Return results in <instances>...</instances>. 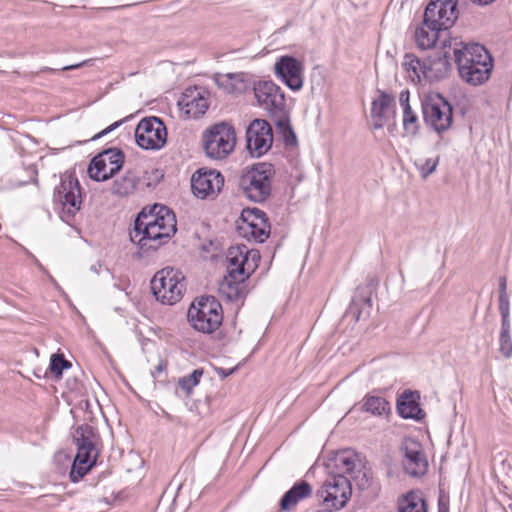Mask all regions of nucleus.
Returning <instances> with one entry per match:
<instances>
[{
  "mask_svg": "<svg viewBox=\"0 0 512 512\" xmlns=\"http://www.w3.org/2000/svg\"><path fill=\"white\" fill-rule=\"evenodd\" d=\"M448 32H444L437 27H432L429 23H423L415 30L414 38L418 48L422 50L430 49L435 46L436 42L444 37L442 47L447 46L453 48L455 63L460 78L472 86L480 84V44L476 42L464 43L457 39L449 40L447 43L446 36Z\"/></svg>",
  "mask_w": 512,
  "mask_h": 512,
  "instance_id": "f257e3e1",
  "label": "nucleus"
},
{
  "mask_svg": "<svg viewBox=\"0 0 512 512\" xmlns=\"http://www.w3.org/2000/svg\"><path fill=\"white\" fill-rule=\"evenodd\" d=\"M175 232V214L166 206L155 204L148 212L143 209L138 214L130 240L139 247L136 255L142 258L159 249Z\"/></svg>",
  "mask_w": 512,
  "mask_h": 512,
  "instance_id": "f03ea898",
  "label": "nucleus"
},
{
  "mask_svg": "<svg viewBox=\"0 0 512 512\" xmlns=\"http://www.w3.org/2000/svg\"><path fill=\"white\" fill-rule=\"evenodd\" d=\"M401 66L405 77L415 85H426L445 78L451 68L447 55L419 58L413 53H406Z\"/></svg>",
  "mask_w": 512,
  "mask_h": 512,
  "instance_id": "7ed1b4c3",
  "label": "nucleus"
},
{
  "mask_svg": "<svg viewBox=\"0 0 512 512\" xmlns=\"http://www.w3.org/2000/svg\"><path fill=\"white\" fill-rule=\"evenodd\" d=\"M273 165L267 162L254 164L243 171L239 186L244 195L254 202H263L271 194L272 178L274 176Z\"/></svg>",
  "mask_w": 512,
  "mask_h": 512,
  "instance_id": "20e7f679",
  "label": "nucleus"
},
{
  "mask_svg": "<svg viewBox=\"0 0 512 512\" xmlns=\"http://www.w3.org/2000/svg\"><path fill=\"white\" fill-rule=\"evenodd\" d=\"M202 143L208 158L223 160L235 149V129L227 122L216 123L203 132Z\"/></svg>",
  "mask_w": 512,
  "mask_h": 512,
  "instance_id": "39448f33",
  "label": "nucleus"
},
{
  "mask_svg": "<svg viewBox=\"0 0 512 512\" xmlns=\"http://www.w3.org/2000/svg\"><path fill=\"white\" fill-rule=\"evenodd\" d=\"M186 289L185 276L173 267L158 271L151 280V290L158 301L173 305L179 302Z\"/></svg>",
  "mask_w": 512,
  "mask_h": 512,
  "instance_id": "423d86ee",
  "label": "nucleus"
},
{
  "mask_svg": "<svg viewBox=\"0 0 512 512\" xmlns=\"http://www.w3.org/2000/svg\"><path fill=\"white\" fill-rule=\"evenodd\" d=\"M187 316L197 331L209 334L222 323V306L215 297H201L191 304Z\"/></svg>",
  "mask_w": 512,
  "mask_h": 512,
  "instance_id": "0eeeda50",
  "label": "nucleus"
},
{
  "mask_svg": "<svg viewBox=\"0 0 512 512\" xmlns=\"http://www.w3.org/2000/svg\"><path fill=\"white\" fill-rule=\"evenodd\" d=\"M53 200L60 209V218L69 223L80 210L82 204L78 179L71 174L63 175L60 184L54 189Z\"/></svg>",
  "mask_w": 512,
  "mask_h": 512,
  "instance_id": "6e6552de",
  "label": "nucleus"
},
{
  "mask_svg": "<svg viewBox=\"0 0 512 512\" xmlns=\"http://www.w3.org/2000/svg\"><path fill=\"white\" fill-rule=\"evenodd\" d=\"M351 494L350 480L342 474L329 476L317 491V497L323 501V508L332 512L342 509L349 501Z\"/></svg>",
  "mask_w": 512,
  "mask_h": 512,
  "instance_id": "1a4fd4ad",
  "label": "nucleus"
},
{
  "mask_svg": "<svg viewBox=\"0 0 512 512\" xmlns=\"http://www.w3.org/2000/svg\"><path fill=\"white\" fill-rule=\"evenodd\" d=\"M422 113L425 123L437 133L448 130L452 125V106L439 94L429 96L422 102Z\"/></svg>",
  "mask_w": 512,
  "mask_h": 512,
  "instance_id": "9d476101",
  "label": "nucleus"
},
{
  "mask_svg": "<svg viewBox=\"0 0 512 512\" xmlns=\"http://www.w3.org/2000/svg\"><path fill=\"white\" fill-rule=\"evenodd\" d=\"M237 230L239 235L248 241L263 243L270 235V224L263 211L248 208L242 211Z\"/></svg>",
  "mask_w": 512,
  "mask_h": 512,
  "instance_id": "9b49d317",
  "label": "nucleus"
},
{
  "mask_svg": "<svg viewBox=\"0 0 512 512\" xmlns=\"http://www.w3.org/2000/svg\"><path fill=\"white\" fill-rule=\"evenodd\" d=\"M137 144L146 150H158L167 140V131L164 123L157 117L142 119L135 129Z\"/></svg>",
  "mask_w": 512,
  "mask_h": 512,
  "instance_id": "f8f14e48",
  "label": "nucleus"
},
{
  "mask_svg": "<svg viewBox=\"0 0 512 512\" xmlns=\"http://www.w3.org/2000/svg\"><path fill=\"white\" fill-rule=\"evenodd\" d=\"M124 164V154L120 149L109 148L96 155L88 167L90 178L105 181L116 174Z\"/></svg>",
  "mask_w": 512,
  "mask_h": 512,
  "instance_id": "ddd939ff",
  "label": "nucleus"
},
{
  "mask_svg": "<svg viewBox=\"0 0 512 512\" xmlns=\"http://www.w3.org/2000/svg\"><path fill=\"white\" fill-rule=\"evenodd\" d=\"M425 22L448 32L457 17V0H431L424 12Z\"/></svg>",
  "mask_w": 512,
  "mask_h": 512,
  "instance_id": "4468645a",
  "label": "nucleus"
},
{
  "mask_svg": "<svg viewBox=\"0 0 512 512\" xmlns=\"http://www.w3.org/2000/svg\"><path fill=\"white\" fill-rule=\"evenodd\" d=\"M247 149L253 157L266 154L273 143L270 124L263 119H254L246 129Z\"/></svg>",
  "mask_w": 512,
  "mask_h": 512,
  "instance_id": "2eb2a0df",
  "label": "nucleus"
},
{
  "mask_svg": "<svg viewBox=\"0 0 512 512\" xmlns=\"http://www.w3.org/2000/svg\"><path fill=\"white\" fill-rule=\"evenodd\" d=\"M255 97L260 107L271 116L285 110L286 100L281 88L272 81H261L254 87Z\"/></svg>",
  "mask_w": 512,
  "mask_h": 512,
  "instance_id": "dca6fc26",
  "label": "nucleus"
},
{
  "mask_svg": "<svg viewBox=\"0 0 512 512\" xmlns=\"http://www.w3.org/2000/svg\"><path fill=\"white\" fill-rule=\"evenodd\" d=\"M261 259L256 249H249L245 245L230 247L227 253V264L237 270L239 277H247L257 269Z\"/></svg>",
  "mask_w": 512,
  "mask_h": 512,
  "instance_id": "f3484780",
  "label": "nucleus"
},
{
  "mask_svg": "<svg viewBox=\"0 0 512 512\" xmlns=\"http://www.w3.org/2000/svg\"><path fill=\"white\" fill-rule=\"evenodd\" d=\"M274 71L277 78L291 90L298 91L303 87L304 67L295 57L289 55L279 57L275 62Z\"/></svg>",
  "mask_w": 512,
  "mask_h": 512,
  "instance_id": "a211bd4d",
  "label": "nucleus"
},
{
  "mask_svg": "<svg viewBox=\"0 0 512 512\" xmlns=\"http://www.w3.org/2000/svg\"><path fill=\"white\" fill-rule=\"evenodd\" d=\"M224 185V178L216 170L199 169L191 178L193 194L200 199L214 198L218 195Z\"/></svg>",
  "mask_w": 512,
  "mask_h": 512,
  "instance_id": "6ab92c4d",
  "label": "nucleus"
},
{
  "mask_svg": "<svg viewBox=\"0 0 512 512\" xmlns=\"http://www.w3.org/2000/svg\"><path fill=\"white\" fill-rule=\"evenodd\" d=\"M403 468L413 477L423 476L428 469V460L419 441L408 438L403 441Z\"/></svg>",
  "mask_w": 512,
  "mask_h": 512,
  "instance_id": "aec40b11",
  "label": "nucleus"
},
{
  "mask_svg": "<svg viewBox=\"0 0 512 512\" xmlns=\"http://www.w3.org/2000/svg\"><path fill=\"white\" fill-rule=\"evenodd\" d=\"M499 310L502 315V328L500 334V352L506 358L512 356V341L508 323L509 316V297L506 292V278L500 277L499 283Z\"/></svg>",
  "mask_w": 512,
  "mask_h": 512,
  "instance_id": "412c9836",
  "label": "nucleus"
},
{
  "mask_svg": "<svg viewBox=\"0 0 512 512\" xmlns=\"http://www.w3.org/2000/svg\"><path fill=\"white\" fill-rule=\"evenodd\" d=\"M200 88H187L178 100L180 110L189 118H199L208 109V101Z\"/></svg>",
  "mask_w": 512,
  "mask_h": 512,
  "instance_id": "4be33fe9",
  "label": "nucleus"
},
{
  "mask_svg": "<svg viewBox=\"0 0 512 512\" xmlns=\"http://www.w3.org/2000/svg\"><path fill=\"white\" fill-rule=\"evenodd\" d=\"M73 439L77 446L76 455H78L79 459L97 458L96 443L98 437L92 426L88 424L79 426L73 435Z\"/></svg>",
  "mask_w": 512,
  "mask_h": 512,
  "instance_id": "5701e85b",
  "label": "nucleus"
},
{
  "mask_svg": "<svg viewBox=\"0 0 512 512\" xmlns=\"http://www.w3.org/2000/svg\"><path fill=\"white\" fill-rule=\"evenodd\" d=\"M418 391L404 390L397 399V412L404 419L420 421L425 412L420 407Z\"/></svg>",
  "mask_w": 512,
  "mask_h": 512,
  "instance_id": "b1692460",
  "label": "nucleus"
},
{
  "mask_svg": "<svg viewBox=\"0 0 512 512\" xmlns=\"http://www.w3.org/2000/svg\"><path fill=\"white\" fill-rule=\"evenodd\" d=\"M247 277H239L237 270L227 264V274L220 283V292L229 301H238L245 296V280Z\"/></svg>",
  "mask_w": 512,
  "mask_h": 512,
  "instance_id": "393cba45",
  "label": "nucleus"
},
{
  "mask_svg": "<svg viewBox=\"0 0 512 512\" xmlns=\"http://www.w3.org/2000/svg\"><path fill=\"white\" fill-rule=\"evenodd\" d=\"M394 104V97L381 91L378 98L374 99L371 107L372 125L375 130L381 129L387 122L390 108Z\"/></svg>",
  "mask_w": 512,
  "mask_h": 512,
  "instance_id": "a878e982",
  "label": "nucleus"
},
{
  "mask_svg": "<svg viewBox=\"0 0 512 512\" xmlns=\"http://www.w3.org/2000/svg\"><path fill=\"white\" fill-rule=\"evenodd\" d=\"M312 494V487L306 481L296 482L281 498L280 507L284 511H290L301 500L307 499Z\"/></svg>",
  "mask_w": 512,
  "mask_h": 512,
  "instance_id": "bb28decb",
  "label": "nucleus"
},
{
  "mask_svg": "<svg viewBox=\"0 0 512 512\" xmlns=\"http://www.w3.org/2000/svg\"><path fill=\"white\" fill-rule=\"evenodd\" d=\"M337 468L341 471L340 474H347L353 479H357L356 472L360 473L361 461L358 455L352 451H345L336 457Z\"/></svg>",
  "mask_w": 512,
  "mask_h": 512,
  "instance_id": "cd10ccee",
  "label": "nucleus"
},
{
  "mask_svg": "<svg viewBox=\"0 0 512 512\" xmlns=\"http://www.w3.org/2000/svg\"><path fill=\"white\" fill-rule=\"evenodd\" d=\"M397 509L398 512H427V504L421 495L410 491L399 497Z\"/></svg>",
  "mask_w": 512,
  "mask_h": 512,
  "instance_id": "c85d7f7f",
  "label": "nucleus"
},
{
  "mask_svg": "<svg viewBox=\"0 0 512 512\" xmlns=\"http://www.w3.org/2000/svg\"><path fill=\"white\" fill-rule=\"evenodd\" d=\"M215 80L218 87L226 93H241L246 88L243 75L240 73L218 75Z\"/></svg>",
  "mask_w": 512,
  "mask_h": 512,
  "instance_id": "c756f323",
  "label": "nucleus"
},
{
  "mask_svg": "<svg viewBox=\"0 0 512 512\" xmlns=\"http://www.w3.org/2000/svg\"><path fill=\"white\" fill-rule=\"evenodd\" d=\"M138 183V178L130 171L122 177L114 180L111 192L114 195L124 197L134 193Z\"/></svg>",
  "mask_w": 512,
  "mask_h": 512,
  "instance_id": "7c9ffc66",
  "label": "nucleus"
},
{
  "mask_svg": "<svg viewBox=\"0 0 512 512\" xmlns=\"http://www.w3.org/2000/svg\"><path fill=\"white\" fill-rule=\"evenodd\" d=\"M362 408L364 411L375 416L387 415L391 410L390 404L385 398L372 395H367L363 399Z\"/></svg>",
  "mask_w": 512,
  "mask_h": 512,
  "instance_id": "2f4dec72",
  "label": "nucleus"
},
{
  "mask_svg": "<svg viewBox=\"0 0 512 512\" xmlns=\"http://www.w3.org/2000/svg\"><path fill=\"white\" fill-rule=\"evenodd\" d=\"M275 117V125L278 132L282 135L284 141L288 145H292L296 143V135L291 127L288 116L285 113V110L279 114L274 115Z\"/></svg>",
  "mask_w": 512,
  "mask_h": 512,
  "instance_id": "473e14b6",
  "label": "nucleus"
},
{
  "mask_svg": "<svg viewBox=\"0 0 512 512\" xmlns=\"http://www.w3.org/2000/svg\"><path fill=\"white\" fill-rule=\"evenodd\" d=\"M95 462L96 459L89 458L83 460L79 459L78 455H76L69 475L71 481L78 482L80 479H82L92 468Z\"/></svg>",
  "mask_w": 512,
  "mask_h": 512,
  "instance_id": "72a5a7b5",
  "label": "nucleus"
},
{
  "mask_svg": "<svg viewBox=\"0 0 512 512\" xmlns=\"http://www.w3.org/2000/svg\"><path fill=\"white\" fill-rule=\"evenodd\" d=\"M438 163L439 156H435L417 159L415 161V166L417 167L421 177L425 179L436 170Z\"/></svg>",
  "mask_w": 512,
  "mask_h": 512,
  "instance_id": "f704fd0d",
  "label": "nucleus"
},
{
  "mask_svg": "<svg viewBox=\"0 0 512 512\" xmlns=\"http://www.w3.org/2000/svg\"><path fill=\"white\" fill-rule=\"evenodd\" d=\"M403 128L405 133L411 136L416 135L419 131L418 116L412 108L403 111Z\"/></svg>",
  "mask_w": 512,
  "mask_h": 512,
  "instance_id": "c9c22d12",
  "label": "nucleus"
},
{
  "mask_svg": "<svg viewBox=\"0 0 512 512\" xmlns=\"http://www.w3.org/2000/svg\"><path fill=\"white\" fill-rule=\"evenodd\" d=\"M202 374V370L196 369L190 375L180 378L178 384L183 390L189 393L198 385Z\"/></svg>",
  "mask_w": 512,
  "mask_h": 512,
  "instance_id": "e433bc0d",
  "label": "nucleus"
},
{
  "mask_svg": "<svg viewBox=\"0 0 512 512\" xmlns=\"http://www.w3.org/2000/svg\"><path fill=\"white\" fill-rule=\"evenodd\" d=\"M71 366L70 362L67 361L63 355L53 354L50 359V371L59 376L62 374L63 370L69 368Z\"/></svg>",
  "mask_w": 512,
  "mask_h": 512,
  "instance_id": "4c0bfd02",
  "label": "nucleus"
},
{
  "mask_svg": "<svg viewBox=\"0 0 512 512\" xmlns=\"http://www.w3.org/2000/svg\"><path fill=\"white\" fill-rule=\"evenodd\" d=\"M482 52L484 53L485 56V58L482 60V83H484L490 77V74L494 67V60L489 50H487L483 45Z\"/></svg>",
  "mask_w": 512,
  "mask_h": 512,
  "instance_id": "58836bf2",
  "label": "nucleus"
},
{
  "mask_svg": "<svg viewBox=\"0 0 512 512\" xmlns=\"http://www.w3.org/2000/svg\"><path fill=\"white\" fill-rule=\"evenodd\" d=\"M409 98H410V93L408 90H404V91H401L400 95H399V102H400V105L404 110H406L407 108H411L410 106V103H409Z\"/></svg>",
  "mask_w": 512,
  "mask_h": 512,
  "instance_id": "ea45409f",
  "label": "nucleus"
},
{
  "mask_svg": "<svg viewBox=\"0 0 512 512\" xmlns=\"http://www.w3.org/2000/svg\"><path fill=\"white\" fill-rule=\"evenodd\" d=\"M124 120H120V121H116L114 122L113 124H111L110 126H108L106 129L102 130L100 133H98L97 135H95L93 137V139H99L101 138L102 136L108 134L109 132L113 131L114 129H116L117 127H119L122 123H123Z\"/></svg>",
  "mask_w": 512,
  "mask_h": 512,
  "instance_id": "a19ab883",
  "label": "nucleus"
},
{
  "mask_svg": "<svg viewBox=\"0 0 512 512\" xmlns=\"http://www.w3.org/2000/svg\"><path fill=\"white\" fill-rule=\"evenodd\" d=\"M167 364L165 361L160 360L155 369L152 371V376L156 378L159 374L165 371Z\"/></svg>",
  "mask_w": 512,
  "mask_h": 512,
  "instance_id": "79ce46f5",
  "label": "nucleus"
},
{
  "mask_svg": "<svg viewBox=\"0 0 512 512\" xmlns=\"http://www.w3.org/2000/svg\"><path fill=\"white\" fill-rule=\"evenodd\" d=\"M236 369H237V367H234V368L228 369V370L224 369V368H217L216 372L221 377H228V376L232 375Z\"/></svg>",
  "mask_w": 512,
  "mask_h": 512,
  "instance_id": "37998d69",
  "label": "nucleus"
},
{
  "mask_svg": "<svg viewBox=\"0 0 512 512\" xmlns=\"http://www.w3.org/2000/svg\"><path fill=\"white\" fill-rule=\"evenodd\" d=\"M85 64H86V61H83V62H80L77 64L64 66L61 70H63V71L74 70V69H78V68L82 67Z\"/></svg>",
  "mask_w": 512,
  "mask_h": 512,
  "instance_id": "c03bdc74",
  "label": "nucleus"
},
{
  "mask_svg": "<svg viewBox=\"0 0 512 512\" xmlns=\"http://www.w3.org/2000/svg\"><path fill=\"white\" fill-rule=\"evenodd\" d=\"M438 512H449L448 504L444 502L442 499H439Z\"/></svg>",
  "mask_w": 512,
  "mask_h": 512,
  "instance_id": "a18cd8bd",
  "label": "nucleus"
},
{
  "mask_svg": "<svg viewBox=\"0 0 512 512\" xmlns=\"http://www.w3.org/2000/svg\"><path fill=\"white\" fill-rule=\"evenodd\" d=\"M367 483H368L367 475H366V473H363V477L360 480V482H358V485L364 487Z\"/></svg>",
  "mask_w": 512,
  "mask_h": 512,
  "instance_id": "49530a36",
  "label": "nucleus"
},
{
  "mask_svg": "<svg viewBox=\"0 0 512 512\" xmlns=\"http://www.w3.org/2000/svg\"><path fill=\"white\" fill-rule=\"evenodd\" d=\"M363 301H364V303H369V304L371 303V299L369 297L364 298Z\"/></svg>",
  "mask_w": 512,
  "mask_h": 512,
  "instance_id": "de8ad7c7",
  "label": "nucleus"
},
{
  "mask_svg": "<svg viewBox=\"0 0 512 512\" xmlns=\"http://www.w3.org/2000/svg\"><path fill=\"white\" fill-rule=\"evenodd\" d=\"M317 512H332V511H331V510H327V509L323 508V509H321V510H319V511H317Z\"/></svg>",
  "mask_w": 512,
  "mask_h": 512,
  "instance_id": "09e8293b",
  "label": "nucleus"
},
{
  "mask_svg": "<svg viewBox=\"0 0 512 512\" xmlns=\"http://www.w3.org/2000/svg\"><path fill=\"white\" fill-rule=\"evenodd\" d=\"M474 3L480 4V0H471Z\"/></svg>",
  "mask_w": 512,
  "mask_h": 512,
  "instance_id": "8fccbe9b",
  "label": "nucleus"
},
{
  "mask_svg": "<svg viewBox=\"0 0 512 512\" xmlns=\"http://www.w3.org/2000/svg\"><path fill=\"white\" fill-rule=\"evenodd\" d=\"M44 70H47V71H54L53 69H51V68H49V67L44 68Z\"/></svg>",
  "mask_w": 512,
  "mask_h": 512,
  "instance_id": "3c124183",
  "label": "nucleus"
},
{
  "mask_svg": "<svg viewBox=\"0 0 512 512\" xmlns=\"http://www.w3.org/2000/svg\"><path fill=\"white\" fill-rule=\"evenodd\" d=\"M509 510L512 512V503L508 506Z\"/></svg>",
  "mask_w": 512,
  "mask_h": 512,
  "instance_id": "603ef678",
  "label": "nucleus"
}]
</instances>
